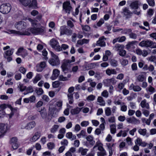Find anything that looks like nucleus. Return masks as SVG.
Instances as JSON below:
<instances>
[{
	"instance_id": "1",
	"label": "nucleus",
	"mask_w": 156,
	"mask_h": 156,
	"mask_svg": "<svg viewBox=\"0 0 156 156\" xmlns=\"http://www.w3.org/2000/svg\"><path fill=\"white\" fill-rule=\"evenodd\" d=\"M28 31H26L25 32H22L16 31L14 30H9V31L11 34H14L18 35H30V32L34 35L42 34L44 33V29L42 28H32L28 29Z\"/></svg>"
},
{
	"instance_id": "2",
	"label": "nucleus",
	"mask_w": 156,
	"mask_h": 156,
	"mask_svg": "<svg viewBox=\"0 0 156 156\" xmlns=\"http://www.w3.org/2000/svg\"><path fill=\"white\" fill-rule=\"evenodd\" d=\"M71 60L66 59L64 60L62 64L61 67L62 71L65 73H66L68 71L69 69L68 66H69L72 62H73L75 61L74 57L73 56L71 58Z\"/></svg>"
},
{
	"instance_id": "3",
	"label": "nucleus",
	"mask_w": 156,
	"mask_h": 156,
	"mask_svg": "<svg viewBox=\"0 0 156 156\" xmlns=\"http://www.w3.org/2000/svg\"><path fill=\"white\" fill-rule=\"evenodd\" d=\"M155 43L151 40H147L142 41L139 43V45L141 47L156 48V45H154Z\"/></svg>"
},
{
	"instance_id": "4",
	"label": "nucleus",
	"mask_w": 156,
	"mask_h": 156,
	"mask_svg": "<svg viewBox=\"0 0 156 156\" xmlns=\"http://www.w3.org/2000/svg\"><path fill=\"white\" fill-rule=\"evenodd\" d=\"M59 31L61 36L64 35L70 36L73 33V30L65 26L61 27Z\"/></svg>"
},
{
	"instance_id": "5",
	"label": "nucleus",
	"mask_w": 156,
	"mask_h": 156,
	"mask_svg": "<svg viewBox=\"0 0 156 156\" xmlns=\"http://www.w3.org/2000/svg\"><path fill=\"white\" fill-rule=\"evenodd\" d=\"M11 8V6L10 4H3L0 6V12L4 14H7L10 12Z\"/></svg>"
},
{
	"instance_id": "6",
	"label": "nucleus",
	"mask_w": 156,
	"mask_h": 156,
	"mask_svg": "<svg viewBox=\"0 0 156 156\" xmlns=\"http://www.w3.org/2000/svg\"><path fill=\"white\" fill-rule=\"evenodd\" d=\"M49 44L51 47L56 51H61V48L58 42L55 38H52L50 41Z\"/></svg>"
},
{
	"instance_id": "7",
	"label": "nucleus",
	"mask_w": 156,
	"mask_h": 156,
	"mask_svg": "<svg viewBox=\"0 0 156 156\" xmlns=\"http://www.w3.org/2000/svg\"><path fill=\"white\" fill-rule=\"evenodd\" d=\"M52 58L49 60V63L53 66H56L59 65L60 63L58 57L53 52L51 53Z\"/></svg>"
},
{
	"instance_id": "8",
	"label": "nucleus",
	"mask_w": 156,
	"mask_h": 156,
	"mask_svg": "<svg viewBox=\"0 0 156 156\" xmlns=\"http://www.w3.org/2000/svg\"><path fill=\"white\" fill-rule=\"evenodd\" d=\"M14 49L12 48L10 50H8L5 51L4 54V57L7 59L8 62H10L12 60V58L11 55H12Z\"/></svg>"
},
{
	"instance_id": "9",
	"label": "nucleus",
	"mask_w": 156,
	"mask_h": 156,
	"mask_svg": "<svg viewBox=\"0 0 156 156\" xmlns=\"http://www.w3.org/2000/svg\"><path fill=\"white\" fill-rule=\"evenodd\" d=\"M15 27L18 30H21L26 27V23L23 21L17 22L15 24Z\"/></svg>"
},
{
	"instance_id": "10",
	"label": "nucleus",
	"mask_w": 156,
	"mask_h": 156,
	"mask_svg": "<svg viewBox=\"0 0 156 156\" xmlns=\"http://www.w3.org/2000/svg\"><path fill=\"white\" fill-rule=\"evenodd\" d=\"M7 126L4 123H0V138L2 137L4 134L6 132Z\"/></svg>"
},
{
	"instance_id": "11",
	"label": "nucleus",
	"mask_w": 156,
	"mask_h": 156,
	"mask_svg": "<svg viewBox=\"0 0 156 156\" xmlns=\"http://www.w3.org/2000/svg\"><path fill=\"white\" fill-rule=\"evenodd\" d=\"M63 7L66 13H68V14L70 13L72 8L70 5V3L69 2H64L63 4Z\"/></svg>"
},
{
	"instance_id": "12",
	"label": "nucleus",
	"mask_w": 156,
	"mask_h": 156,
	"mask_svg": "<svg viewBox=\"0 0 156 156\" xmlns=\"http://www.w3.org/2000/svg\"><path fill=\"white\" fill-rule=\"evenodd\" d=\"M122 13L123 14L124 16L126 17V19L130 18L133 14V12L130 11L126 8H124L123 9V11Z\"/></svg>"
},
{
	"instance_id": "13",
	"label": "nucleus",
	"mask_w": 156,
	"mask_h": 156,
	"mask_svg": "<svg viewBox=\"0 0 156 156\" xmlns=\"http://www.w3.org/2000/svg\"><path fill=\"white\" fill-rule=\"evenodd\" d=\"M46 64L45 62H41L39 65L37 64L36 66V70L37 72H41L45 68Z\"/></svg>"
},
{
	"instance_id": "14",
	"label": "nucleus",
	"mask_w": 156,
	"mask_h": 156,
	"mask_svg": "<svg viewBox=\"0 0 156 156\" xmlns=\"http://www.w3.org/2000/svg\"><path fill=\"white\" fill-rule=\"evenodd\" d=\"M127 122L129 123H131L134 124H139L140 121L139 119H136L134 117L130 118H127L126 119Z\"/></svg>"
},
{
	"instance_id": "15",
	"label": "nucleus",
	"mask_w": 156,
	"mask_h": 156,
	"mask_svg": "<svg viewBox=\"0 0 156 156\" xmlns=\"http://www.w3.org/2000/svg\"><path fill=\"white\" fill-rule=\"evenodd\" d=\"M36 125V123L34 121H31L27 124L26 126H22V129H27L30 130L33 128Z\"/></svg>"
},
{
	"instance_id": "16",
	"label": "nucleus",
	"mask_w": 156,
	"mask_h": 156,
	"mask_svg": "<svg viewBox=\"0 0 156 156\" xmlns=\"http://www.w3.org/2000/svg\"><path fill=\"white\" fill-rule=\"evenodd\" d=\"M137 43V42L136 41L129 42L126 45V48L128 50H130L131 49H133L135 47L134 45Z\"/></svg>"
},
{
	"instance_id": "17",
	"label": "nucleus",
	"mask_w": 156,
	"mask_h": 156,
	"mask_svg": "<svg viewBox=\"0 0 156 156\" xmlns=\"http://www.w3.org/2000/svg\"><path fill=\"white\" fill-rule=\"evenodd\" d=\"M105 40H106V39L104 37H100L99 40L97 42L96 45L99 46L101 47L105 46Z\"/></svg>"
},
{
	"instance_id": "18",
	"label": "nucleus",
	"mask_w": 156,
	"mask_h": 156,
	"mask_svg": "<svg viewBox=\"0 0 156 156\" xmlns=\"http://www.w3.org/2000/svg\"><path fill=\"white\" fill-rule=\"evenodd\" d=\"M146 73L145 72L142 73L136 77L137 80L140 82H143L146 79Z\"/></svg>"
},
{
	"instance_id": "19",
	"label": "nucleus",
	"mask_w": 156,
	"mask_h": 156,
	"mask_svg": "<svg viewBox=\"0 0 156 156\" xmlns=\"http://www.w3.org/2000/svg\"><path fill=\"white\" fill-rule=\"evenodd\" d=\"M116 83V81L114 78H112L110 79H107L105 81V83L108 86L111 84H114Z\"/></svg>"
},
{
	"instance_id": "20",
	"label": "nucleus",
	"mask_w": 156,
	"mask_h": 156,
	"mask_svg": "<svg viewBox=\"0 0 156 156\" xmlns=\"http://www.w3.org/2000/svg\"><path fill=\"white\" fill-rule=\"evenodd\" d=\"M60 73V71L57 69H55L53 70V74L51 77L52 80H55L58 76Z\"/></svg>"
},
{
	"instance_id": "21",
	"label": "nucleus",
	"mask_w": 156,
	"mask_h": 156,
	"mask_svg": "<svg viewBox=\"0 0 156 156\" xmlns=\"http://www.w3.org/2000/svg\"><path fill=\"white\" fill-rule=\"evenodd\" d=\"M130 90H133L135 92H139L141 90V88L138 85H134L133 83L131 84L129 87Z\"/></svg>"
},
{
	"instance_id": "22",
	"label": "nucleus",
	"mask_w": 156,
	"mask_h": 156,
	"mask_svg": "<svg viewBox=\"0 0 156 156\" xmlns=\"http://www.w3.org/2000/svg\"><path fill=\"white\" fill-rule=\"evenodd\" d=\"M86 139L90 145L93 146L94 144L95 141L94 140V137L90 135H89L86 137Z\"/></svg>"
},
{
	"instance_id": "23",
	"label": "nucleus",
	"mask_w": 156,
	"mask_h": 156,
	"mask_svg": "<svg viewBox=\"0 0 156 156\" xmlns=\"http://www.w3.org/2000/svg\"><path fill=\"white\" fill-rule=\"evenodd\" d=\"M139 5V2L136 1L132 2L130 5V6L132 9H136L138 8Z\"/></svg>"
},
{
	"instance_id": "24",
	"label": "nucleus",
	"mask_w": 156,
	"mask_h": 156,
	"mask_svg": "<svg viewBox=\"0 0 156 156\" xmlns=\"http://www.w3.org/2000/svg\"><path fill=\"white\" fill-rule=\"evenodd\" d=\"M41 134L40 132L36 133L30 139L31 142H35L41 136Z\"/></svg>"
},
{
	"instance_id": "25",
	"label": "nucleus",
	"mask_w": 156,
	"mask_h": 156,
	"mask_svg": "<svg viewBox=\"0 0 156 156\" xmlns=\"http://www.w3.org/2000/svg\"><path fill=\"white\" fill-rule=\"evenodd\" d=\"M140 105L143 108H145L147 109L149 108V105L148 103H146V100L145 99L141 101Z\"/></svg>"
},
{
	"instance_id": "26",
	"label": "nucleus",
	"mask_w": 156,
	"mask_h": 156,
	"mask_svg": "<svg viewBox=\"0 0 156 156\" xmlns=\"http://www.w3.org/2000/svg\"><path fill=\"white\" fill-rule=\"evenodd\" d=\"M106 73L108 76H110L111 74H116L117 72L114 69H108L106 70Z\"/></svg>"
},
{
	"instance_id": "27",
	"label": "nucleus",
	"mask_w": 156,
	"mask_h": 156,
	"mask_svg": "<svg viewBox=\"0 0 156 156\" xmlns=\"http://www.w3.org/2000/svg\"><path fill=\"white\" fill-rule=\"evenodd\" d=\"M81 108L77 107L76 108L72 109L70 111V113L73 115L78 114L80 112Z\"/></svg>"
},
{
	"instance_id": "28",
	"label": "nucleus",
	"mask_w": 156,
	"mask_h": 156,
	"mask_svg": "<svg viewBox=\"0 0 156 156\" xmlns=\"http://www.w3.org/2000/svg\"><path fill=\"white\" fill-rule=\"evenodd\" d=\"M42 76L40 74H37L36 75L34 78L33 80V83H36L37 82L40 80L42 78Z\"/></svg>"
},
{
	"instance_id": "29",
	"label": "nucleus",
	"mask_w": 156,
	"mask_h": 156,
	"mask_svg": "<svg viewBox=\"0 0 156 156\" xmlns=\"http://www.w3.org/2000/svg\"><path fill=\"white\" fill-rule=\"evenodd\" d=\"M66 136L68 138L71 139L72 140L76 139V136L75 135H73L72 132H68L66 134Z\"/></svg>"
},
{
	"instance_id": "30",
	"label": "nucleus",
	"mask_w": 156,
	"mask_h": 156,
	"mask_svg": "<svg viewBox=\"0 0 156 156\" xmlns=\"http://www.w3.org/2000/svg\"><path fill=\"white\" fill-rule=\"evenodd\" d=\"M97 101L100 103V105L101 106H105V101L101 96H99L98 97Z\"/></svg>"
},
{
	"instance_id": "31",
	"label": "nucleus",
	"mask_w": 156,
	"mask_h": 156,
	"mask_svg": "<svg viewBox=\"0 0 156 156\" xmlns=\"http://www.w3.org/2000/svg\"><path fill=\"white\" fill-rule=\"evenodd\" d=\"M109 62L111 66L113 67H116L118 65L117 61L114 59H109Z\"/></svg>"
},
{
	"instance_id": "32",
	"label": "nucleus",
	"mask_w": 156,
	"mask_h": 156,
	"mask_svg": "<svg viewBox=\"0 0 156 156\" xmlns=\"http://www.w3.org/2000/svg\"><path fill=\"white\" fill-rule=\"evenodd\" d=\"M67 97L69 102L70 104H72L74 101L73 94H67Z\"/></svg>"
},
{
	"instance_id": "33",
	"label": "nucleus",
	"mask_w": 156,
	"mask_h": 156,
	"mask_svg": "<svg viewBox=\"0 0 156 156\" xmlns=\"http://www.w3.org/2000/svg\"><path fill=\"white\" fill-rule=\"evenodd\" d=\"M110 131L111 133L114 134L116 132V126L115 124H112L110 126Z\"/></svg>"
},
{
	"instance_id": "34",
	"label": "nucleus",
	"mask_w": 156,
	"mask_h": 156,
	"mask_svg": "<svg viewBox=\"0 0 156 156\" xmlns=\"http://www.w3.org/2000/svg\"><path fill=\"white\" fill-rule=\"evenodd\" d=\"M40 114L42 119H45L46 117L47 112L46 110L43 109L40 111Z\"/></svg>"
},
{
	"instance_id": "35",
	"label": "nucleus",
	"mask_w": 156,
	"mask_h": 156,
	"mask_svg": "<svg viewBox=\"0 0 156 156\" xmlns=\"http://www.w3.org/2000/svg\"><path fill=\"white\" fill-rule=\"evenodd\" d=\"M88 151V149H83V147H80L79 150V152L80 153L81 155H85Z\"/></svg>"
},
{
	"instance_id": "36",
	"label": "nucleus",
	"mask_w": 156,
	"mask_h": 156,
	"mask_svg": "<svg viewBox=\"0 0 156 156\" xmlns=\"http://www.w3.org/2000/svg\"><path fill=\"white\" fill-rule=\"evenodd\" d=\"M37 1L36 0H31V2L28 5L29 7H37Z\"/></svg>"
},
{
	"instance_id": "37",
	"label": "nucleus",
	"mask_w": 156,
	"mask_h": 156,
	"mask_svg": "<svg viewBox=\"0 0 156 156\" xmlns=\"http://www.w3.org/2000/svg\"><path fill=\"white\" fill-rule=\"evenodd\" d=\"M20 2L24 5H28L31 2V0H19Z\"/></svg>"
},
{
	"instance_id": "38",
	"label": "nucleus",
	"mask_w": 156,
	"mask_h": 156,
	"mask_svg": "<svg viewBox=\"0 0 156 156\" xmlns=\"http://www.w3.org/2000/svg\"><path fill=\"white\" fill-rule=\"evenodd\" d=\"M106 145L109 150V152L110 151H112V147L114 146V144L112 143H107L106 144Z\"/></svg>"
},
{
	"instance_id": "39",
	"label": "nucleus",
	"mask_w": 156,
	"mask_h": 156,
	"mask_svg": "<svg viewBox=\"0 0 156 156\" xmlns=\"http://www.w3.org/2000/svg\"><path fill=\"white\" fill-rule=\"evenodd\" d=\"M77 136L79 138L81 137V136L84 137L87 136V135L86 134V132L85 131L83 130H82L80 133L79 134H77Z\"/></svg>"
},
{
	"instance_id": "40",
	"label": "nucleus",
	"mask_w": 156,
	"mask_h": 156,
	"mask_svg": "<svg viewBox=\"0 0 156 156\" xmlns=\"http://www.w3.org/2000/svg\"><path fill=\"white\" fill-rule=\"evenodd\" d=\"M62 101L60 100L57 101L55 103V105L56 106L60 108L59 110H57V112H58L62 108Z\"/></svg>"
},
{
	"instance_id": "41",
	"label": "nucleus",
	"mask_w": 156,
	"mask_h": 156,
	"mask_svg": "<svg viewBox=\"0 0 156 156\" xmlns=\"http://www.w3.org/2000/svg\"><path fill=\"white\" fill-rule=\"evenodd\" d=\"M59 126L57 125H54L51 129V132L52 133L56 132Z\"/></svg>"
},
{
	"instance_id": "42",
	"label": "nucleus",
	"mask_w": 156,
	"mask_h": 156,
	"mask_svg": "<svg viewBox=\"0 0 156 156\" xmlns=\"http://www.w3.org/2000/svg\"><path fill=\"white\" fill-rule=\"evenodd\" d=\"M147 130L145 129H140L138 130L139 133L140 134L143 136H145Z\"/></svg>"
},
{
	"instance_id": "43",
	"label": "nucleus",
	"mask_w": 156,
	"mask_h": 156,
	"mask_svg": "<svg viewBox=\"0 0 156 156\" xmlns=\"http://www.w3.org/2000/svg\"><path fill=\"white\" fill-rule=\"evenodd\" d=\"M115 48L117 51H119L124 48V46L119 44H116L115 46Z\"/></svg>"
},
{
	"instance_id": "44",
	"label": "nucleus",
	"mask_w": 156,
	"mask_h": 156,
	"mask_svg": "<svg viewBox=\"0 0 156 156\" xmlns=\"http://www.w3.org/2000/svg\"><path fill=\"white\" fill-rule=\"evenodd\" d=\"M108 121L110 123H115V117L114 116L109 117L108 118Z\"/></svg>"
},
{
	"instance_id": "45",
	"label": "nucleus",
	"mask_w": 156,
	"mask_h": 156,
	"mask_svg": "<svg viewBox=\"0 0 156 156\" xmlns=\"http://www.w3.org/2000/svg\"><path fill=\"white\" fill-rule=\"evenodd\" d=\"M35 91L38 95H41L43 93V90L41 88L37 89Z\"/></svg>"
},
{
	"instance_id": "46",
	"label": "nucleus",
	"mask_w": 156,
	"mask_h": 156,
	"mask_svg": "<svg viewBox=\"0 0 156 156\" xmlns=\"http://www.w3.org/2000/svg\"><path fill=\"white\" fill-rule=\"evenodd\" d=\"M105 114L106 116H109L111 114V109L109 107L107 108L105 110Z\"/></svg>"
},
{
	"instance_id": "47",
	"label": "nucleus",
	"mask_w": 156,
	"mask_h": 156,
	"mask_svg": "<svg viewBox=\"0 0 156 156\" xmlns=\"http://www.w3.org/2000/svg\"><path fill=\"white\" fill-rule=\"evenodd\" d=\"M129 36L130 38L133 39H136L137 37V35L136 34L133 33L132 32H131L129 34Z\"/></svg>"
},
{
	"instance_id": "48",
	"label": "nucleus",
	"mask_w": 156,
	"mask_h": 156,
	"mask_svg": "<svg viewBox=\"0 0 156 156\" xmlns=\"http://www.w3.org/2000/svg\"><path fill=\"white\" fill-rule=\"evenodd\" d=\"M108 93L106 90H104L101 94V95L105 98H107L108 97Z\"/></svg>"
},
{
	"instance_id": "49",
	"label": "nucleus",
	"mask_w": 156,
	"mask_h": 156,
	"mask_svg": "<svg viewBox=\"0 0 156 156\" xmlns=\"http://www.w3.org/2000/svg\"><path fill=\"white\" fill-rule=\"evenodd\" d=\"M132 31V30L131 29H125L123 30L122 32L125 34H129Z\"/></svg>"
},
{
	"instance_id": "50",
	"label": "nucleus",
	"mask_w": 156,
	"mask_h": 156,
	"mask_svg": "<svg viewBox=\"0 0 156 156\" xmlns=\"http://www.w3.org/2000/svg\"><path fill=\"white\" fill-rule=\"evenodd\" d=\"M126 51L122 49L119 51V54L122 56H124L126 54Z\"/></svg>"
},
{
	"instance_id": "51",
	"label": "nucleus",
	"mask_w": 156,
	"mask_h": 156,
	"mask_svg": "<svg viewBox=\"0 0 156 156\" xmlns=\"http://www.w3.org/2000/svg\"><path fill=\"white\" fill-rule=\"evenodd\" d=\"M146 90L147 91H148L152 93L154 92L155 91L154 88L151 86H149L148 88H147Z\"/></svg>"
},
{
	"instance_id": "52",
	"label": "nucleus",
	"mask_w": 156,
	"mask_h": 156,
	"mask_svg": "<svg viewBox=\"0 0 156 156\" xmlns=\"http://www.w3.org/2000/svg\"><path fill=\"white\" fill-rule=\"evenodd\" d=\"M143 142V141H142V139L139 138H137V139L135 141V144H137L139 146H140V144H142Z\"/></svg>"
},
{
	"instance_id": "53",
	"label": "nucleus",
	"mask_w": 156,
	"mask_h": 156,
	"mask_svg": "<svg viewBox=\"0 0 156 156\" xmlns=\"http://www.w3.org/2000/svg\"><path fill=\"white\" fill-rule=\"evenodd\" d=\"M79 69L78 67L77 66H73L72 68V71L74 73H76Z\"/></svg>"
},
{
	"instance_id": "54",
	"label": "nucleus",
	"mask_w": 156,
	"mask_h": 156,
	"mask_svg": "<svg viewBox=\"0 0 156 156\" xmlns=\"http://www.w3.org/2000/svg\"><path fill=\"white\" fill-rule=\"evenodd\" d=\"M28 20L31 23L33 26H35L36 25L37 22L36 20H34L30 18H29Z\"/></svg>"
},
{
	"instance_id": "55",
	"label": "nucleus",
	"mask_w": 156,
	"mask_h": 156,
	"mask_svg": "<svg viewBox=\"0 0 156 156\" xmlns=\"http://www.w3.org/2000/svg\"><path fill=\"white\" fill-rule=\"evenodd\" d=\"M59 80L61 81H65L68 80V79L66 77H64L62 75H61L59 76Z\"/></svg>"
},
{
	"instance_id": "56",
	"label": "nucleus",
	"mask_w": 156,
	"mask_h": 156,
	"mask_svg": "<svg viewBox=\"0 0 156 156\" xmlns=\"http://www.w3.org/2000/svg\"><path fill=\"white\" fill-rule=\"evenodd\" d=\"M30 102H34L36 100V97L34 95H32L28 98Z\"/></svg>"
},
{
	"instance_id": "57",
	"label": "nucleus",
	"mask_w": 156,
	"mask_h": 156,
	"mask_svg": "<svg viewBox=\"0 0 156 156\" xmlns=\"http://www.w3.org/2000/svg\"><path fill=\"white\" fill-rule=\"evenodd\" d=\"M21 75L20 73H17L15 76V78L16 80H19L21 79Z\"/></svg>"
},
{
	"instance_id": "58",
	"label": "nucleus",
	"mask_w": 156,
	"mask_h": 156,
	"mask_svg": "<svg viewBox=\"0 0 156 156\" xmlns=\"http://www.w3.org/2000/svg\"><path fill=\"white\" fill-rule=\"evenodd\" d=\"M17 143V139L16 137H13L11 138L10 140V144Z\"/></svg>"
},
{
	"instance_id": "59",
	"label": "nucleus",
	"mask_w": 156,
	"mask_h": 156,
	"mask_svg": "<svg viewBox=\"0 0 156 156\" xmlns=\"http://www.w3.org/2000/svg\"><path fill=\"white\" fill-rule=\"evenodd\" d=\"M95 98V96L92 94L89 96L87 98V100L90 101H93Z\"/></svg>"
},
{
	"instance_id": "60",
	"label": "nucleus",
	"mask_w": 156,
	"mask_h": 156,
	"mask_svg": "<svg viewBox=\"0 0 156 156\" xmlns=\"http://www.w3.org/2000/svg\"><path fill=\"white\" fill-rule=\"evenodd\" d=\"M47 146L49 149H52L54 148L55 145L53 143L50 142L48 144Z\"/></svg>"
},
{
	"instance_id": "61",
	"label": "nucleus",
	"mask_w": 156,
	"mask_h": 156,
	"mask_svg": "<svg viewBox=\"0 0 156 156\" xmlns=\"http://www.w3.org/2000/svg\"><path fill=\"white\" fill-rule=\"evenodd\" d=\"M60 85V83L58 81H55L52 83V86L56 88L58 87Z\"/></svg>"
},
{
	"instance_id": "62",
	"label": "nucleus",
	"mask_w": 156,
	"mask_h": 156,
	"mask_svg": "<svg viewBox=\"0 0 156 156\" xmlns=\"http://www.w3.org/2000/svg\"><path fill=\"white\" fill-rule=\"evenodd\" d=\"M142 111L143 113L145 116L147 117L148 116L149 114V112L148 111L144 109H143L142 110Z\"/></svg>"
},
{
	"instance_id": "63",
	"label": "nucleus",
	"mask_w": 156,
	"mask_h": 156,
	"mask_svg": "<svg viewBox=\"0 0 156 156\" xmlns=\"http://www.w3.org/2000/svg\"><path fill=\"white\" fill-rule=\"evenodd\" d=\"M12 145V147L14 150L16 149L19 147V144L17 143H12L11 144Z\"/></svg>"
},
{
	"instance_id": "64",
	"label": "nucleus",
	"mask_w": 156,
	"mask_h": 156,
	"mask_svg": "<svg viewBox=\"0 0 156 156\" xmlns=\"http://www.w3.org/2000/svg\"><path fill=\"white\" fill-rule=\"evenodd\" d=\"M98 156H105L106 155V152L105 151L98 152L97 153Z\"/></svg>"
}]
</instances>
